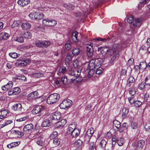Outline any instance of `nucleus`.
I'll list each match as a JSON object with an SVG mask.
<instances>
[{"mask_svg": "<svg viewBox=\"0 0 150 150\" xmlns=\"http://www.w3.org/2000/svg\"><path fill=\"white\" fill-rule=\"evenodd\" d=\"M68 71H69V74L71 76L74 77V79H71V81L72 82L76 81L77 83L81 81L82 78H80L79 76L80 75L81 70V69H72L71 67H69Z\"/></svg>", "mask_w": 150, "mask_h": 150, "instance_id": "nucleus-1", "label": "nucleus"}, {"mask_svg": "<svg viewBox=\"0 0 150 150\" xmlns=\"http://www.w3.org/2000/svg\"><path fill=\"white\" fill-rule=\"evenodd\" d=\"M142 23V19L138 18L133 21L131 25V32L128 34L129 35H131L136 33L137 30V28H139Z\"/></svg>", "mask_w": 150, "mask_h": 150, "instance_id": "nucleus-2", "label": "nucleus"}, {"mask_svg": "<svg viewBox=\"0 0 150 150\" xmlns=\"http://www.w3.org/2000/svg\"><path fill=\"white\" fill-rule=\"evenodd\" d=\"M60 98V95L57 93H54L50 95L47 97V103L49 104H53L57 102Z\"/></svg>", "mask_w": 150, "mask_h": 150, "instance_id": "nucleus-3", "label": "nucleus"}, {"mask_svg": "<svg viewBox=\"0 0 150 150\" xmlns=\"http://www.w3.org/2000/svg\"><path fill=\"white\" fill-rule=\"evenodd\" d=\"M72 103V101L69 99L65 100L60 104V107L62 109H67L71 106Z\"/></svg>", "mask_w": 150, "mask_h": 150, "instance_id": "nucleus-4", "label": "nucleus"}, {"mask_svg": "<svg viewBox=\"0 0 150 150\" xmlns=\"http://www.w3.org/2000/svg\"><path fill=\"white\" fill-rule=\"evenodd\" d=\"M93 44L92 42L86 45V54L88 57H91L93 55Z\"/></svg>", "mask_w": 150, "mask_h": 150, "instance_id": "nucleus-5", "label": "nucleus"}, {"mask_svg": "<svg viewBox=\"0 0 150 150\" xmlns=\"http://www.w3.org/2000/svg\"><path fill=\"white\" fill-rule=\"evenodd\" d=\"M33 129V125L31 123L25 125L23 128L24 132L25 134L30 133Z\"/></svg>", "mask_w": 150, "mask_h": 150, "instance_id": "nucleus-6", "label": "nucleus"}, {"mask_svg": "<svg viewBox=\"0 0 150 150\" xmlns=\"http://www.w3.org/2000/svg\"><path fill=\"white\" fill-rule=\"evenodd\" d=\"M40 97L37 91H35L29 93L28 96V100L36 99Z\"/></svg>", "mask_w": 150, "mask_h": 150, "instance_id": "nucleus-7", "label": "nucleus"}, {"mask_svg": "<svg viewBox=\"0 0 150 150\" xmlns=\"http://www.w3.org/2000/svg\"><path fill=\"white\" fill-rule=\"evenodd\" d=\"M67 120L65 119H63L60 121L58 122L55 125L56 128L61 129L66 124Z\"/></svg>", "mask_w": 150, "mask_h": 150, "instance_id": "nucleus-8", "label": "nucleus"}, {"mask_svg": "<svg viewBox=\"0 0 150 150\" xmlns=\"http://www.w3.org/2000/svg\"><path fill=\"white\" fill-rule=\"evenodd\" d=\"M109 50V48L106 47H98V51H100L101 52V54L103 57L106 56Z\"/></svg>", "mask_w": 150, "mask_h": 150, "instance_id": "nucleus-9", "label": "nucleus"}, {"mask_svg": "<svg viewBox=\"0 0 150 150\" xmlns=\"http://www.w3.org/2000/svg\"><path fill=\"white\" fill-rule=\"evenodd\" d=\"M44 109V107L43 106H37L33 108L32 112L33 114H37L40 112Z\"/></svg>", "mask_w": 150, "mask_h": 150, "instance_id": "nucleus-10", "label": "nucleus"}, {"mask_svg": "<svg viewBox=\"0 0 150 150\" xmlns=\"http://www.w3.org/2000/svg\"><path fill=\"white\" fill-rule=\"evenodd\" d=\"M20 91V88L18 87H15L8 91V94L9 96L17 95L19 93Z\"/></svg>", "mask_w": 150, "mask_h": 150, "instance_id": "nucleus-11", "label": "nucleus"}, {"mask_svg": "<svg viewBox=\"0 0 150 150\" xmlns=\"http://www.w3.org/2000/svg\"><path fill=\"white\" fill-rule=\"evenodd\" d=\"M29 63V61L28 60H21L18 59L17 64L19 67H24L26 66Z\"/></svg>", "mask_w": 150, "mask_h": 150, "instance_id": "nucleus-12", "label": "nucleus"}, {"mask_svg": "<svg viewBox=\"0 0 150 150\" xmlns=\"http://www.w3.org/2000/svg\"><path fill=\"white\" fill-rule=\"evenodd\" d=\"M96 59H95L91 60L88 64L87 68L90 69H96L97 67V65L95 64Z\"/></svg>", "mask_w": 150, "mask_h": 150, "instance_id": "nucleus-13", "label": "nucleus"}, {"mask_svg": "<svg viewBox=\"0 0 150 150\" xmlns=\"http://www.w3.org/2000/svg\"><path fill=\"white\" fill-rule=\"evenodd\" d=\"M52 119L58 120L62 117L61 114L60 112H56L52 114Z\"/></svg>", "mask_w": 150, "mask_h": 150, "instance_id": "nucleus-14", "label": "nucleus"}, {"mask_svg": "<svg viewBox=\"0 0 150 150\" xmlns=\"http://www.w3.org/2000/svg\"><path fill=\"white\" fill-rule=\"evenodd\" d=\"M12 108L14 110L19 112L22 109V105L21 103L15 104L12 106Z\"/></svg>", "mask_w": 150, "mask_h": 150, "instance_id": "nucleus-15", "label": "nucleus"}, {"mask_svg": "<svg viewBox=\"0 0 150 150\" xmlns=\"http://www.w3.org/2000/svg\"><path fill=\"white\" fill-rule=\"evenodd\" d=\"M52 123L49 119H46L43 121L42 125L43 127H49L52 125Z\"/></svg>", "mask_w": 150, "mask_h": 150, "instance_id": "nucleus-16", "label": "nucleus"}, {"mask_svg": "<svg viewBox=\"0 0 150 150\" xmlns=\"http://www.w3.org/2000/svg\"><path fill=\"white\" fill-rule=\"evenodd\" d=\"M120 46L119 44L116 43L114 44L113 45L112 49L110 51V54H112L111 53H115L117 52L118 53V48Z\"/></svg>", "mask_w": 150, "mask_h": 150, "instance_id": "nucleus-17", "label": "nucleus"}, {"mask_svg": "<svg viewBox=\"0 0 150 150\" xmlns=\"http://www.w3.org/2000/svg\"><path fill=\"white\" fill-rule=\"evenodd\" d=\"M73 56L68 53L67 54L65 59V63L67 65H69V64L71 62L72 57Z\"/></svg>", "mask_w": 150, "mask_h": 150, "instance_id": "nucleus-18", "label": "nucleus"}, {"mask_svg": "<svg viewBox=\"0 0 150 150\" xmlns=\"http://www.w3.org/2000/svg\"><path fill=\"white\" fill-rule=\"evenodd\" d=\"M76 126L74 123L70 124L68 126V128L67 132L68 134H70L72 131L76 129Z\"/></svg>", "mask_w": 150, "mask_h": 150, "instance_id": "nucleus-19", "label": "nucleus"}, {"mask_svg": "<svg viewBox=\"0 0 150 150\" xmlns=\"http://www.w3.org/2000/svg\"><path fill=\"white\" fill-rule=\"evenodd\" d=\"M13 85V83L11 81H9L7 84L2 87V89L4 91L7 90L11 88Z\"/></svg>", "mask_w": 150, "mask_h": 150, "instance_id": "nucleus-20", "label": "nucleus"}, {"mask_svg": "<svg viewBox=\"0 0 150 150\" xmlns=\"http://www.w3.org/2000/svg\"><path fill=\"white\" fill-rule=\"evenodd\" d=\"M8 113V110L6 109L2 110L0 112V119H2L6 116Z\"/></svg>", "mask_w": 150, "mask_h": 150, "instance_id": "nucleus-21", "label": "nucleus"}, {"mask_svg": "<svg viewBox=\"0 0 150 150\" xmlns=\"http://www.w3.org/2000/svg\"><path fill=\"white\" fill-rule=\"evenodd\" d=\"M30 3V0H19L18 3L22 6L28 5Z\"/></svg>", "mask_w": 150, "mask_h": 150, "instance_id": "nucleus-22", "label": "nucleus"}, {"mask_svg": "<svg viewBox=\"0 0 150 150\" xmlns=\"http://www.w3.org/2000/svg\"><path fill=\"white\" fill-rule=\"evenodd\" d=\"M95 69L87 68L86 71L88 72V76L89 78L91 77L95 73Z\"/></svg>", "mask_w": 150, "mask_h": 150, "instance_id": "nucleus-23", "label": "nucleus"}, {"mask_svg": "<svg viewBox=\"0 0 150 150\" xmlns=\"http://www.w3.org/2000/svg\"><path fill=\"white\" fill-rule=\"evenodd\" d=\"M78 33L77 31H75L72 33V39L74 42H79V40L77 39V36Z\"/></svg>", "mask_w": 150, "mask_h": 150, "instance_id": "nucleus-24", "label": "nucleus"}, {"mask_svg": "<svg viewBox=\"0 0 150 150\" xmlns=\"http://www.w3.org/2000/svg\"><path fill=\"white\" fill-rule=\"evenodd\" d=\"M135 80L133 76H129L127 81V85L129 87L131 86V84L133 83L135 81Z\"/></svg>", "mask_w": 150, "mask_h": 150, "instance_id": "nucleus-25", "label": "nucleus"}, {"mask_svg": "<svg viewBox=\"0 0 150 150\" xmlns=\"http://www.w3.org/2000/svg\"><path fill=\"white\" fill-rule=\"evenodd\" d=\"M129 112L128 109L126 108H123L122 111V117L123 118H125Z\"/></svg>", "mask_w": 150, "mask_h": 150, "instance_id": "nucleus-26", "label": "nucleus"}, {"mask_svg": "<svg viewBox=\"0 0 150 150\" xmlns=\"http://www.w3.org/2000/svg\"><path fill=\"white\" fill-rule=\"evenodd\" d=\"M70 134L72 137H77L80 134V132L78 129H76L74 130L71 131Z\"/></svg>", "mask_w": 150, "mask_h": 150, "instance_id": "nucleus-27", "label": "nucleus"}, {"mask_svg": "<svg viewBox=\"0 0 150 150\" xmlns=\"http://www.w3.org/2000/svg\"><path fill=\"white\" fill-rule=\"evenodd\" d=\"M113 125L114 128H116L115 129H118L121 126L120 122L116 120H114Z\"/></svg>", "mask_w": 150, "mask_h": 150, "instance_id": "nucleus-28", "label": "nucleus"}, {"mask_svg": "<svg viewBox=\"0 0 150 150\" xmlns=\"http://www.w3.org/2000/svg\"><path fill=\"white\" fill-rule=\"evenodd\" d=\"M21 27L24 30H27L31 27L30 24L26 22L23 23L21 25Z\"/></svg>", "mask_w": 150, "mask_h": 150, "instance_id": "nucleus-29", "label": "nucleus"}, {"mask_svg": "<svg viewBox=\"0 0 150 150\" xmlns=\"http://www.w3.org/2000/svg\"><path fill=\"white\" fill-rule=\"evenodd\" d=\"M20 142L19 141L12 142L8 144L7 145V147L9 148H11L13 147L18 146L20 144Z\"/></svg>", "mask_w": 150, "mask_h": 150, "instance_id": "nucleus-30", "label": "nucleus"}, {"mask_svg": "<svg viewBox=\"0 0 150 150\" xmlns=\"http://www.w3.org/2000/svg\"><path fill=\"white\" fill-rule=\"evenodd\" d=\"M60 139L58 138H55L53 141L52 146L54 147L58 146L60 144Z\"/></svg>", "mask_w": 150, "mask_h": 150, "instance_id": "nucleus-31", "label": "nucleus"}, {"mask_svg": "<svg viewBox=\"0 0 150 150\" xmlns=\"http://www.w3.org/2000/svg\"><path fill=\"white\" fill-rule=\"evenodd\" d=\"M144 144L145 141L143 140H140L137 142V148L142 149Z\"/></svg>", "mask_w": 150, "mask_h": 150, "instance_id": "nucleus-32", "label": "nucleus"}, {"mask_svg": "<svg viewBox=\"0 0 150 150\" xmlns=\"http://www.w3.org/2000/svg\"><path fill=\"white\" fill-rule=\"evenodd\" d=\"M82 141L80 139H78L74 143V146L77 147L81 148L82 145Z\"/></svg>", "mask_w": 150, "mask_h": 150, "instance_id": "nucleus-33", "label": "nucleus"}, {"mask_svg": "<svg viewBox=\"0 0 150 150\" xmlns=\"http://www.w3.org/2000/svg\"><path fill=\"white\" fill-rule=\"evenodd\" d=\"M116 142L119 146H122L125 143L124 138L122 137L118 138Z\"/></svg>", "mask_w": 150, "mask_h": 150, "instance_id": "nucleus-34", "label": "nucleus"}, {"mask_svg": "<svg viewBox=\"0 0 150 150\" xmlns=\"http://www.w3.org/2000/svg\"><path fill=\"white\" fill-rule=\"evenodd\" d=\"M8 34L6 33L0 32V40L6 39L9 37Z\"/></svg>", "mask_w": 150, "mask_h": 150, "instance_id": "nucleus-35", "label": "nucleus"}, {"mask_svg": "<svg viewBox=\"0 0 150 150\" xmlns=\"http://www.w3.org/2000/svg\"><path fill=\"white\" fill-rule=\"evenodd\" d=\"M42 137H41L40 136L38 137V140L36 142V143L39 145L42 146L44 145V142L42 140Z\"/></svg>", "mask_w": 150, "mask_h": 150, "instance_id": "nucleus-36", "label": "nucleus"}, {"mask_svg": "<svg viewBox=\"0 0 150 150\" xmlns=\"http://www.w3.org/2000/svg\"><path fill=\"white\" fill-rule=\"evenodd\" d=\"M112 54H110V53L109 52V54H108V55H110V56L112 55V56L111 58V59L115 61V60L116 59V58L117 57H118L119 56V53H117V52H115L114 53H111Z\"/></svg>", "mask_w": 150, "mask_h": 150, "instance_id": "nucleus-37", "label": "nucleus"}, {"mask_svg": "<svg viewBox=\"0 0 150 150\" xmlns=\"http://www.w3.org/2000/svg\"><path fill=\"white\" fill-rule=\"evenodd\" d=\"M80 51L79 48H75L72 50V54L74 56H77L79 53Z\"/></svg>", "mask_w": 150, "mask_h": 150, "instance_id": "nucleus-38", "label": "nucleus"}, {"mask_svg": "<svg viewBox=\"0 0 150 150\" xmlns=\"http://www.w3.org/2000/svg\"><path fill=\"white\" fill-rule=\"evenodd\" d=\"M106 141L104 139H102L99 142V146L101 148H104L106 146Z\"/></svg>", "mask_w": 150, "mask_h": 150, "instance_id": "nucleus-39", "label": "nucleus"}, {"mask_svg": "<svg viewBox=\"0 0 150 150\" xmlns=\"http://www.w3.org/2000/svg\"><path fill=\"white\" fill-rule=\"evenodd\" d=\"M139 65L141 69L142 70H144L147 68V64L145 61L141 62Z\"/></svg>", "mask_w": 150, "mask_h": 150, "instance_id": "nucleus-40", "label": "nucleus"}, {"mask_svg": "<svg viewBox=\"0 0 150 150\" xmlns=\"http://www.w3.org/2000/svg\"><path fill=\"white\" fill-rule=\"evenodd\" d=\"M14 40L18 42L22 43L24 42V37L23 35H21L16 37Z\"/></svg>", "mask_w": 150, "mask_h": 150, "instance_id": "nucleus-41", "label": "nucleus"}, {"mask_svg": "<svg viewBox=\"0 0 150 150\" xmlns=\"http://www.w3.org/2000/svg\"><path fill=\"white\" fill-rule=\"evenodd\" d=\"M23 35L24 38L28 39H30L32 36L31 33L30 32H27L24 33Z\"/></svg>", "mask_w": 150, "mask_h": 150, "instance_id": "nucleus-42", "label": "nucleus"}, {"mask_svg": "<svg viewBox=\"0 0 150 150\" xmlns=\"http://www.w3.org/2000/svg\"><path fill=\"white\" fill-rule=\"evenodd\" d=\"M129 94L132 96H134L136 93V91L135 89L134 86H132L129 88Z\"/></svg>", "mask_w": 150, "mask_h": 150, "instance_id": "nucleus-43", "label": "nucleus"}, {"mask_svg": "<svg viewBox=\"0 0 150 150\" xmlns=\"http://www.w3.org/2000/svg\"><path fill=\"white\" fill-rule=\"evenodd\" d=\"M29 17L32 20H36L37 16V13L36 12L31 13L29 15Z\"/></svg>", "mask_w": 150, "mask_h": 150, "instance_id": "nucleus-44", "label": "nucleus"}, {"mask_svg": "<svg viewBox=\"0 0 150 150\" xmlns=\"http://www.w3.org/2000/svg\"><path fill=\"white\" fill-rule=\"evenodd\" d=\"M94 132V130L93 128L92 127H91L88 130L86 134L87 135H90L91 137Z\"/></svg>", "mask_w": 150, "mask_h": 150, "instance_id": "nucleus-45", "label": "nucleus"}, {"mask_svg": "<svg viewBox=\"0 0 150 150\" xmlns=\"http://www.w3.org/2000/svg\"><path fill=\"white\" fill-rule=\"evenodd\" d=\"M93 39L94 40H96L98 41H102L103 42H105L107 41H109V39L108 38H103L100 37L94 38Z\"/></svg>", "mask_w": 150, "mask_h": 150, "instance_id": "nucleus-46", "label": "nucleus"}, {"mask_svg": "<svg viewBox=\"0 0 150 150\" xmlns=\"http://www.w3.org/2000/svg\"><path fill=\"white\" fill-rule=\"evenodd\" d=\"M91 136L89 135H88L85 134L84 137V140L86 143H88L90 141V139H91Z\"/></svg>", "mask_w": 150, "mask_h": 150, "instance_id": "nucleus-47", "label": "nucleus"}, {"mask_svg": "<svg viewBox=\"0 0 150 150\" xmlns=\"http://www.w3.org/2000/svg\"><path fill=\"white\" fill-rule=\"evenodd\" d=\"M89 150H96V147L94 142H91L90 143Z\"/></svg>", "mask_w": 150, "mask_h": 150, "instance_id": "nucleus-48", "label": "nucleus"}, {"mask_svg": "<svg viewBox=\"0 0 150 150\" xmlns=\"http://www.w3.org/2000/svg\"><path fill=\"white\" fill-rule=\"evenodd\" d=\"M64 6L66 8L69 10H73L74 8V6L70 4H65Z\"/></svg>", "mask_w": 150, "mask_h": 150, "instance_id": "nucleus-49", "label": "nucleus"}, {"mask_svg": "<svg viewBox=\"0 0 150 150\" xmlns=\"http://www.w3.org/2000/svg\"><path fill=\"white\" fill-rule=\"evenodd\" d=\"M145 83L143 82L139 83L138 85V88L141 90H143L145 88Z\"/></svg>", "mask_w": 150, "mask_h": 150, "instance_id": "nucleus-50", "label": "nucleus"}, {"mask_svg": "<svg viewBox=\"0 0 150 150\" xmlns=\"http://www.w3.org/2000/svg\"><path fill=\"white\" fill-rule=\"evenodd\" d=\"M43 42L41 41H36L35 42V45L38 47L43 48Z\"/></svg>", "mask_w": 150, "mask_h": 150, "instance_id": "nucleus-51", "label": "nucleus"}, {"mask_svg": "<svg viewBox=\"0 0 150 150\" xmlns=\"http://www.w3.org/2000/svg\"><path fill=\"white\" fill-rule=\"evenodd\" d=\"M95 70L96 74L100 75L102 73L103 69L102 67H99L98 68H96V69H95Z\"/></svg>", "mask_w": 150, "mask_h": 150, "instance_id": "nucleus-52", "label": "nucleus"}, {"mask_svg": "<svg viewBox=\"0 0 150 150\" xmlns=\"http://www.w3.org/2000/svg\"><path fill=\"white\" fill-rule=\"evenodd\" d=\"M134 106L136 108H139L142 104V102L139 100H136L134 101Z\"/></svg>", "mask_w": 150, "mask_h": 150, "instance_id": "nucleus-53", "label": "nucleus"}, {"mask_svg": "<svg viewBox=\"0 0 150 150\" xmlns=\"http://www.w3.org/2000/svg\"><path fill=\"white\" fill-rule=\"evenodd\" d=\"M49 26H53L57 24V22L53 20L49 19Z\"/></svg>", "mask_w": 150, "mask_h": 150, "instance_id": "nucleus-54", "label": "nucleus"}, {"mask_svg": "<svg viewBox=\"0 0 150 150\" xmlns=\"http://www.w3.org/2000/svg\"><path fill=\"white\" fill-rule=\"evenodd\" d=\"M67 70L65 67L64 66L61 67L59 70V73H62L63 74H65L67 72Z\"/></svg>", "mask_w": 150, "mask_h": 150, "instance_id": "nucleus-55", "label": "nucleus"}, {"mask_svg": "<svg viewBox=\"0 0 150 150\" xmlns=\"http://www.w3.org/2000/svg\"><path fill=\"white\" fill-rule=\"evenodd\" d=\"M60 82H61L64 85H66L67 83V80L66 77H64L61 78L60 80Z\"/></svg>", "mask_w": 150, "mask_h": 150, "instance_id": "nucleus-56", "label": "nucleus"}, {"mask_svg": "<svg viewBox=\"0 0 150 150\" xmlns=\"http://www.w3.org/2000/svg\"><path fill=\"white\" fill-rule=\"evenodd\" d=\"M58 135V133L56 131H53V133L50 135V138L51 139H53L56 137Z\"/></svg>", "mask_w": 150, "mask_h": 150, "instance_id": "nucleus-57", "label": "nucleus"}, {"mask_svg": "<svg viewBox=\"0 0 150 150\" xmlns=\"http://www.w3.org/2000/svg\"><path fill=\"white\" fill-rule=\"evenodd\" d=\"M12 122V121L11 120L6 121L2 125V126L1 127V128H2L8 125L11 124Z\"/></svg>", "mask_w": 150, "mask_h": 150, "instance_id": "nucleus-58", "label": "nucleus"}, {"mask_svg": "<svg viewBox=\"0 0 150 150\" xmlns=\"http://www.w3.org/2000/svg\"><path fill=\"white\" fill-rule=\"evenodd\" d=\"M145 83L146 85H149L150 84V76H146L145 79Z\"/></svg>", "mask_w": 150, "mask_h": 150, "instance_id": "nucleus-59", "label": "nucleus"}, {"mask_svg": "<svg viewBox=\"0 0 150 150\" xmlns=\"http://www.w3.org/2000/svg\"><path fill=\"white\" fill-rule=\"evenodd\" d=\"M43 48L47 47L50 45V42L49 41H45L43 42Z\"/></svg>", "mask_w": 150, "mask_h": 150, "instance_id": "nucleus-60", "label": "nucleus"}, {"mask_svg": "<svg viewBox=\"0 0 150 150\" xmlns=\"http://www.w3.org/2000/svg\"><path fill=\"white\" fill-rule=\"evenodd\" d=\"M37 15L36 20H40L43 18L44 15L42 13H37Z\"/></svg>", "mask_w": 150, "mask_h": 150, "instance_id": "nucleus-61", "label": "nucleus"}, {"mask_svg": "<svg viewBox=\"0 0 150 150\" xmlns=\"http://www.w3.org/2000/svg\"><path fill=\"white\" fill-rule=\"evenodd\" d=\"M128 100L131 105L134 103L135 101L134 99L133 96H132L128 98Z\"/></svg>", "mask_w": 150, "mask_h": 150, "instance_id": "nucleus-62", "label": "nucleus"}, {"mask_svg": "<svg viewBox=\"0 0 150 150\" xmlns=\"http://www.w3.org/2000/svg\"><path fill=\"white\" fill-rule=\"evenodd\" d=\"M127 22L129 23H131V24L134 21V16H129L127 19Z\"/></svg>", "mask_w": 150, "mask_h": 150, "instance_id": "nucleus-63", "label": "nucleus"}, {"mask_svg": "<svg viewBox=\"0 0 150 150\" xmlns=\"http://www.w3.org/2000/svg\"><path fill=\"white\" fill-rule=\"evenodd\" d=\"M145 128L146 131H150V123H148L146 125Z\"/></svg>", "mask_w": 150, "mask_h": 150, "instance_id": "nucleus-64", "label": "nucleus"}]
</instances>
